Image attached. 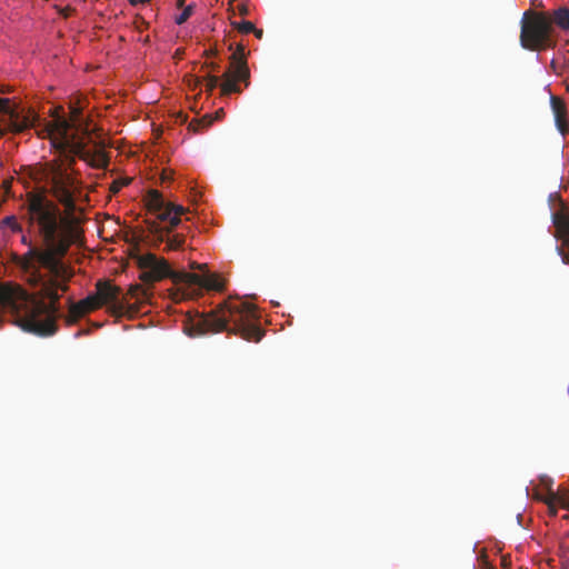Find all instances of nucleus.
Returning <instances> with one entry per match:
<instances>
[{
	"instance_id": "8",
	"label": "nucleus",
	"mask_w": 569,
	"mask_h": 569,
	"mask_svg": "<svg viewBox=\"0 0 569 569\" xmlns=\"http://www.w3.org/2000/svg\"><path fill=\"white\" fill-rule=\"evenodd\" d=\"M0 113L6 116V129L13 133H21L34 126L37 120L34 114L22 113L11 104L8 98H0Z\"/></svg>"
},
{
	"instance_id": "30",
	"label": "nucleus",
	"mask_w": 569,
	"mask_h": 569,
	"mask_svg": "<svg viewBox=\"0 0 569 569\" xmlns=\"http://www.w3.org/2000/svg\"><path fill=\"white\" fill-rule=\"evenodd\" d=\"M217 50L216 49H210V50H207L206 51V56L209 58V57H214L217 56Z\"/></svg>"
},
{
	"instance_id": "26",
	"label": "nucleus",
	"mask_w": 569,
	"mask_h": 569,
	"mask_svg": "<svg viewBox=\"0 0 569 569\" xmlns=\"http://www.w3.org/2000/svg\"><path fill=\"white\" fill-rule=\"evenodd\" d=\"M203 68H208V69H210L211 71H218V70H219V64H218V63H216V62H212V61H211V62H206V63L203 64Z\"/></svg>"
},
{
	"instance_id": "29",
	"label": "nucleus",
	"mask_w": 569,
	"mask_h": 569,
	"mask_svg": "<svg viewBox=\"0 0 569 569\" xmlns=\"http://www.w3.org/2000/svg\"><path fill=\"white\" fill-rule=\"evenodd\" d=\"M223 109H219L218 111H216L214 117L212 119L218 120L223 116Z\"/></svg>"
},
{
	"instance_id": "10",
	"label": "nucleus",
	"mask_w": 569,
	"mask_h": 569,
	"mask_svg": "<svg viewBox=\"0 0 569 569\" xmlns=\"http://www.w3.org/2000/svg\"><path fill=\"white\" fill-rule=\"evenodd\" d=\"M223 82L220 86L221 93L229 96L231 93H240L241 89L237 81H241L246 87L249 86L250 70L247 62H241L239 66L229 67V69L222 74Z\"/></svg>"
},
{
	"instance_id": "34",
	"label": "nucleus",
	"mask_w": 569,
	"mask_h": 569,
	"mask_svg": "<svg viewBox=\"0 0 569 569\" xmlns=\"http://www.w3.org/2000/svg\"><path fill=\"white\" fill-rule=\"evenodd\" d=\"M178 4L182 6L183 4V0H178Z\"/></svg>"
},
{
	"instance_id": "7",
	"label": "nucleus",
	"mask_w": 569,
	"mask_h": 569,
	"mask_svg": "<svg viewBox=\"0 0 569 569\" xmlns=\"http://www.w3.org/2000/svg\"><path fill=\"white\" fill-rule=\"evenodd\" d=\"M137 266L141 270L140 280L143 283L153 284L166 278L172 280L173 283L179 284L183 278L197 280L194 276H187L186 271H174L171 269L169 262L154 253L148 252L144 254H137L133 257Z\"/></svg>"
},
{
	"instance_id": "25",
	"label": "nucleus",
	"mask_w": 569,
	"mask_h": 569,
	"mask_svg": "<svg viewBox=\"0 0 569 569\" xmlns=\"http://www.w3.org/2000/svg\"><path fill=\"white\" fill-rule=\"evenodd\" d=\"M480 567L481 569H496L489 561H488V558L486 556V553H483L481 556V559H480Z\"/></svg>"
},
{
	"instance_id": "22",
	"label": "nucleus",
	"mask_w": 569,
	"mask_h": 569,
	"mask_svg": "<svg viewBox=\"0 0 569 569\" xmlns=\"http://www.w3.org/2000/svg\"><path fill=\"white\" fill-rule=\"evenodd\" d=\"M193 12V6L192 4H189L187 6L182 12L176 17V23L177 24H182L184 23L189 18L190 16L192 14Z\"/></svg>"
},
{
	"instance_id": "9",
	"label": "nucleus",
	"mask_w": 569,
	"mask_h": 569,
	"mask_svg": "<svg viewBox=\"0 0 569 569\" xmlns=\"http://www.w3.org/2000/svg\"><path fill=\"white\" fill-rule=\"evenodd\" d=\"M552 223L555 226L553 237L561 241L556 247L558 254L565 264H569V212L563 210L552 214Z\"/></svg>"
},
{
	"instance_id": "17",
	"label": "nucleus",
	"mask_w": 569,
	"mask_h": 569,
	"mask_svg": "<svg viewBox=\"0 0 569 569\" xmlns=\"http://www.w3.org/2000/svg\"><path fill=\"white\" fill-rule=\"evenodd\" d=\"M212 117L210 114H206L200 119L192 120L189 123L188 129L192 130L193 132H200L202 129L209 128L212 124Z\"/></svg>"
},
{
	"instance_id": "28",
	"label": "nucleus",
	"mask_w": 569,
	"mask_h": 569,
	"mask_svg": "<svg viewBox=\"0 0 569 569\" xmlns=\"http://www.w3.org/2000/svg\"><path fill=\"white\" fill-rule=\"evenodd\" d=\"M251 32L254 33L256 38H258V39H261L263 36V30L257 29L256 27H254V30H252Z\"/></svg>"
},
{
	"instance_id": "6",
	"label": "nucleus",
	"mask_w": 569,
	"mask_h": 569,
	"mask_svg": "<svg viewBox=\"0 0 569 569\" xmlns=\"http://www.w3.org/2000/svg\"><path fill=\"white\" fill-rule=\"evenodd\" d=\"M41 180L50 188L51 194L64 207L68 213L76 210L74 179L57 161L46 163L41 170Z\"/></svg>"
},
{
	"instance_id": "18",
	"label": "nucleus",
	"mask_w": 569,
	"mask_h": 569,
	"mask_svg": "<svg viewBox=\"0 0 569 569\" xmlns=\"http://www.w3.org/2000/svg\"><path fill=\"white\" fill-rule=\"evenodd\" d=\"M546 503L548 506V509H549V512L551 516L557 515V506H561L563 508H569V503H567V501L563 498L558 497L555 493H551L549 496V498L546 500Z\"/></svg>"
},
{
	"instance_id": "13",
	"label": "nucleus",
	"mask_w": 569,
	"mask_h": 569,
	"mask_svg": "<svg viewBox=\"0 0 569 569\" xmlns=\"http://www.w3.org/2000/svg\"><path fill=\"white\" fill-rule=\"evenodd\" d=\"M550 104L555 116L557 129L562 136L569 132V122L567 121V106L565 101L556 96L550 97Z\"/></svg>"
},
{
	"instance_id": "32",
	"label": "nucleus",
	"mask_w": 569,
	"mask_h": 569,
	"mask_svg": "<svg viewBox=\"0 0 569 569\" xmlns=\"http://www.w3.org/2000/svg\"><path fill=\"white\" fill-rule=\"evenodd\" d=\"M204 267H206V264H198L196 262L191 263V269H202Z\"/></svg>"
},
{
	"instance_id": "11",
	"label": "nucleus",
	"mask_w": 569,
	"mask_h": 569,
	"mask_svg": "<svg viewBox=\"0 0 569 569\" xmlns=\"http://www.w3.org/2000/svg\"><path fill=\"white\" fill-rule=\"evenodd\" d=\"M121 289L113 286L109 280H99L96 283V295L99 297L101 305H111L114 312H122L124 305L128 303L126 298L120 299Z\"/></svg>"
},
{
	"instance_id": "27",
	"label": "nucleus",
	"mask_w": 569,
	"mask_h": 569,
	"mask_svg": "<svg viewBox=\"0 0 569 569\" xmlns=\"http://www.w3.org/2000/svg\"><path fill=\"white\" fill-rule=\"evenodd\" d=\"M238 9H239V13H240L241 16H247V14H248V12H249L248 7H247L246 4H241V6H239V8H238Z\"/></svg>"
},
{
	"instance_id": "15",
	"label": "nucleus",
	"mask_w": 569,
	"mask_h": 569,
	"mask_svg": "<svg viewBox=\"0 0 569 569\" xmlns=\"http://www.w3.org/2000/svg\"><path fill=\"white\" fill-rule=\"evenodd\" d=\"M547 16L550 19V23L553 27V24L561 30H569V8L567 7H559L558 9L546 12Z\"/></svg>"
},
{
	"instance_id": "3",
	"label": "nucleus",
	"mask_w": 569,
	"mask_h": 569,
	"mask_svg": "<svg viewBox=\"0 0 569 569\" xmlns=\"http://www.w3.org/2000/svg\"><path fill=\"white\" fill-rule=\"evenodd\" d=\"M190 337L227 331L247 341L259 342L264 332L258 325L256 307L246 301L224 302L184 327Z\"/></svg>"
},
{
	"instance_id": "21",
	"label": "nucleus",
	"mask_w": 569,
	"mask_h": 569,
	"mask_svg": "<svg viewBox=\"0 0 569 569\" xmlns=\"http://www.w3.org/2000/svg\"><path fill=\"white\" fill-rule=\"evenodd\" d=\"M231 26L241 33H251V31L254 30V24L251 21H232Z\"/></svg>"
},
{
	"instance_id": "31",
	"label": "nucleus",
	"mask_w": 569,
	"mask_h": 569,
	"mask_svg": "<svg viewBox=\"0 0 569 569\" xmlns=\"http://www.w3.org/2000/svg\"><path fill=\"white\" fill-rule=\"evenodd\" d=\"M148 1H149V0H130V3H131L132 6H137V4H139V3H146V2H148Z\"/></svg>"
},
{
	"instance_id": "20",
	"label": "nucleus",
	"mask_w": 569,
	"mask_h": 569,
	"mask_svg": "<svg viewBox=\"0 0 569 569\" xmlns=\"http://www.w3.org/2000/svg\"><path fill=\"white\" fill-rule=\"evenodd\" d=\"M241 62H247L244 47L239 44L237 50L230 56V67L239 66Z\"/></svg>"
},
{
	"instance_id": "14",
	"label": "nucleus",
	"mask_w": 569,
	"mask_h": 569,
	"mask_svg": "<svg viewBox=\"0 0 569 569\" xmlns=\"http://www.w3.org/2000/svg\"><path fill=\"white\" fill-rule=\"evenodd\" d=\"M186 274L187 276H194L198 279L197 280H193V279L191 280L189 278H183L181 283H184V284H188V286H197V287H200V288H204V289H208V290H216V291H221L223 289L222 282L219 280V278L216 274L201 276V274H198V273H192V272H187V271H186Z\"/></svg>"
},
{
	"instance_id": "33",
	"label": "nucleus",
	"mask_w": 569,
	"mask_h": 569,
	"mask_svg": "<svg viewBox=\"0 0 569 569\" xmlns=\"http://www.w3.org/2000/svg\"><path fill=\"white\" fill-rule=\"evenodd\" d=\"M0 92H1V93H6V92H7V89H6V88H0Z\"/></svg>"
},
{
	"instance_id": "12",
	"label": "nucleus",
	"mask_w": 569,
	"mask_h": 569,
	"mask_svg": "<svg viewBox=\"0 0 569 569\" xmlns=\"http://www.w3.org/2000/svg\"><path fill=\"white\" fill-rule=\"evenodd\" d=\"M69 315L67 317L68 323H74L78 319L83 317L86 313L94 311L102 307L99 297L94 293L87 296L84 299L74 303L69 300Z\"/></svg>"
},
{
	"instance_id": "2",
	"label": "nucleus",
	"mask_w": 569,
	"mask_h": 569,
	"mask_svg": "<svg viewBox=\"0 0 569 569\" xmlns=\"http://www.w3.org/2000/svg\"><path fill=\"white\" fill-rule=\"evenodd\" d=\"M81 116L82 109L71 104L70 120L58 117L47 123L43 131L56 149L68 150L72 154L69 167L74 163V157H78L92 168L104 169L109 164V157L103 149L104 144L92 139Z\"/></svg>"
},
{
	"instance_id": "16",
	"label": "nucleus",
	"mask_w": 569,
	"mask_h": 569,
	"mask_svg": "<svg viewBox=\"0 0 569 569\" xmlns=\"http://www.w3.org/2000/svg\"><path fill=\"white\" fill-rule=\"evenodd\" d=\"M131 299H134L137 303L141 305L150 299L148 289H144L141 284L130 286L128 293Z\"/></svg>"
},
{
	"instance_id": "4",
	"label": "nucleus",
	"mask_w": 569,
	"mask_h": 569,
	"mask_svg": "<svg viewBox=\"0 0 569 569\" xmlns=\"http://www.w3.org/2000/svg\"><path fill=\"white\" fill-rule=\"evenodd\" d=\"M148 209L157 216L162 222H168L167 227H160L157 223L150 226V231L157 236L160 241H164L166 250H179L184 244L182 233H173L172 230L181 222V216L189 212L188 208L181 204H174L166 201L160 191L151 189L147 194Z\"/></svg>"
},
{
	"instance_id": "24",
	"label": "nucleus",
	"mask_w": 569,
	"mask_h": 569,
	"mask_svg": "<svg viewBox=\"0 0 569 569\" xmlns=\"http://www.w3.org/2000/svg\"><path fill=\"white\" fill-rule=\"evenodd\" d=\"M3 223L12 228V230H21L20 227L17 223V220L14 217H6L3 220Z\"/></svg>"
},
{
	"instance_id": "5",
	"label": "nucleus",
	"mask_w": 569,
	"mask_h": 569,
	"mask_svg": "<svg viewBox=\"0 0 569 569\" xmlns=\"http://www.w3.org/2000/svg\"><path fill=\"white\" fill-rule=\"evenodd\" d=\"M553 27L546 12L528 10L521 20L520 43L530 51H542L556 46L551 38Z\"/></svg>"
},
{
	"instance_id": "23",
	"label": "nucleus",
	"mask_w": 569,
	"mask_h": 569,
	"mask_svg": "<svg viewBox=\"0 0 569 569\" xmlns=\"http://www.w3.org/2000/svg\"><path fill=\"white\" fill-rule=\"evenodd\" d=\"M130 183V179H117L110 186V191L112 193H118L124 186Z\"/></svg>"
},
{
	"instance_id": "19",
	"label": "nucleus",
	"mask_w": 569,
	"mask_h": 569,
	"mask_svg": "<svg viewBox=\"0 0 569 569\" xmlns=\"http://www.w3.org/2000/svg\"><path fill=\"white\" fill-rule=\"evenodd\" d=\"M202 81H206V89L209 92H212L218 86H221L220 78L213 74H207L204 78H194L196 86L200 84Z\"/></svg>"
},
{
	"instance_id": "1",
	"label": "nucleus",
	"mask_w": 569,
	"mask_h": 569,
	"mask_svg": "<svg viewBox=\"0 0 569 569\" xmlns=\"http://www.w3.org/2000/svg\"><path fill=\"white\" fill-rule=\"evenodd\" d=\"M31 223H37L44 249L31 246L26 236L22 242L29 244L28 256L50 273L49 278L38 276L42 300L30 297L21 287L0 283V307L13 317V322L23 331L41 337L52 336L58 327L59 290L67 291L71 274L62 258L71 244L70 230L58 207L42 196L32 194L28 200Z\"/></svg>"
}]
</instances>
